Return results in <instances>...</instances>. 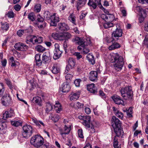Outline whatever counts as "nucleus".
<instances>
[{"mask_svg":"<svg viewBox=\"0 0 148 148\" xmlns=\"http://www.w3.org/2000/svg\"><path fill=\"white\" fill-rule=\"evenodd\" d=\"M111 62H114V69L118 71H121L123 66L124 62L123 57L118 53H112L111 56Z\"/></svg>","mask_w":148,"mask_h":148,"instance_id":"obj_1","label":"nucleus"},{"mask_svg":"<svg viewBox=\"0 0 148 148\" xmlns=\"http://www.w3.org/2000/svg\"><path fill=\"white\" fill-rule=\"evenodd\" d=\"M30 143L35 147L39 148L43 145L44 139L40 135H35L31 138Z\"/></svg>","mask_w":148,"mask_h":148,"instance_id":"obj_2","label":"nucleus"},{"mask_svg":"<svg viewBox=\"0 0 148 148\" xmlns=\"http://www.w3.org/2000/svg\"><path fill=\"white\" fill-rule=\"evenodd\" d=\"M115 30L113 31L112 34V36L110 38V40L112 42L117 41L119 40V37L122 36L123 31L121 29L119 25L117 24Z\"/></svg>","mask_w":148,"mask_h":148,"instance_id":"obj_3","label":"nucleus"},{"mask_svg":"<svg viewBox=\"0 0 148 148\" xmlns=\"http://www.w3.org/2000/svg\"><path fill=\"white\" fill-rule=\"evenodd\" d=\"M52 37L54 39L60 40H65V41L70 39L72 35L69 32L64 33L62 34H53Z\"/></svg>","mask_w":148,"mask_h":148,"instance_id":"obj_4","label":"nucleus"},{"mask_svg":"<svg viewBox=\"0 0 148 148\" xmlns=\"http://www.w3.org/2000/svg\"><path fill=\"white\" fill-rule=\"evenodd\" d=\"M120 92L121 95L123 98H124L127 95V97L132 99L133 96V92L132 90V88L131 86H128L121 89Z\"/></svg>","mask_w":148,"mask_h":148,"instance_id":"obj_5","label":"nucleus"},{"mask_svg":"<svg viewBox=\"0 0 148 148\" xmlns=\"http://www.w3.org/2000/svg\"><path fill=\"white\" fill-rule=\"evenodd\" d=\"M22 135L24 138H27L32 135L33 129L32 126L28 125H25L23 127Z\"/></svg>","mask_w":148,"mask_h":148,"instance_id":"obj_6","label":"nucleus"},{"mask_svg":"<svg viewBox=\"0 0 148 148\" xmlns=\"http://www.w3.org/2000/svg\"><path fill=\"white\" fill-rule=\"evenodd\" d=\"M43 38L42 37L37 38L34 35H29L27 36L25 42L27 44L32 42L33 44L35 43H40L42 42Z\"/></svg>","mask_w":148,"mask_h":148,"instance_id":"obj_7","label":"nucleus"},{"mask_svg":"<svg viewBox=\"0 0 148 148\" xmlns=\"http://www.w3.org/2000/svg\"><path fill=\"white\" fill-rule=\"evenodd\" d=\"M2 104L6 106H8L12 103V101L9 94L4 95L1 99Z\"/></svg>","mask_w":148,"mask_h":148,"instance_id":"obj_8","label":"nucleus"},{"mask_svg":"<svg viewBox=\"0 0 148 148\" xmlns=\"http://www.w3.org/2000/svg\"><path fill=\"white\" fill-rule=\"evenodd\" d=\"M55 49L54 51L53 58L56 60L59 58L61 56L62 51L60 49V46L58 43H55L54 45Z\"/></svg>","mask_w":148,"mask_h":148,"instance_id":"obj_9","label":"nucleus"},{"mask_svg":"<svg viewBox=\"0 0 148 148\" xmlns=\"http://www.w3.org/2000/svg\"><path fill=\"white\" fill-rule=\"evenodd\" d=\"M101 1V0H89L88 5L89 6L92 7L94 9L96 8L97 5L101 8L102 6Z\"/></svg>","mask_w":148,"mask_h":148,"instance_id":"obj_10","label":"nucleus"},{"mask_svg":"<svg viewBox=\"0 0 148 148\" xmlns=\"http://www.w3.org/2000/svg\"><path fill=\"white\" fill-rule=\"evenodd\" d=\"M51 59L50 54L49 52L44 53L42 58V63L46 64H48L50 62Z\"/></svg>","mask_w":148,"mask_h":148,"instance_id":"obj_11","label":"nucleus"},{"mask_svg":"<svg viewBox=\"0 0 148 148\" xmlns=\"http://www.w3.org/2000/svg\"><path fill=\"white\" fill-rule=\"evenodd\" d=\"M86 40L82 38L78 37H75L72 40V41L77 44L78 45H87V43L86 42Z\"/></svg>","mask_w":148,"mask_h":148,"instance_id":"obj_12","label":"nucleus"},{"mask_svg":"<svg viewBox=\"0 0 148 148\" xmlns=\"http://www.w3.org/2000/svg\"><path fill=\"white\" fill-rule=\"evenodd\" d=\"M51 22L50 25L51 26H56L57 25V23L60 21V18L58 15L56 13L53 14L50 18Z\"/></svg>","mask_w":148,"mask_h":148,"instance_id":"obj_13","label":"nucleus"},{"mask_svg":"<svg viewBox=\"0 0 148 148\" xmlns=\"http://www.w3.org/2000/svg\"><path fill=\"white\" fill-rule=\"evenodd\" d=\"M112 126L113 128L121 127L120 120L115 116H113L111 119Z\"/></svg>","mask_w":148,"mask_h":148,"instance_id":"obj_14","label":"nucleus"},{"mask_svg":"<svg viewBox=\"0 0 148 148\" xmlns=\"http://www.w3.org/2000/svg\"><path fill=\"white\" fill-rule=\"evenodd\" d=\"M14 47L17 50L25 51L27 49L28 46L23 43L18 42L15 44Z\"/></svg>","mask_w":148,"mask_h":148,"instance_id":"obj_15","label":"nucleus"},{"mask_svg":"<svg viewBox=\"0 0 148 148\" xmlns=\"http://www.w3.org/2000/svg\"><path fill=\"white\" fill-rule=\"evenodd\" d=\"M101 17L106 22H112L114 19V15L110 14H102Z\"/></svg>","mask_w":148,"mask_h":148,"instance_id":"obj_16","label":"nucleus"},{"mask_svg":"<svg viewBox=\"0 0 148 148\" xmlns=\"http://www.w3.org/2000/svg\"><path fill=\"white\" fill-rule=\"evenodd\" d=\"M58 32H63L68 31L69 28L68 25L64 23H60L58 24Z\"/></svg>","mask_w":148,"mask_h":148,"instance_id":"obj_17","label":"nucleus"},{"mask_svg":"<svg viewBox=\"0 0 148 148\" xmlns=\"http://www.w3.org/2000/svg\"><path fill=\"white\" fill-rule=\"evenodd\" d=\"M71 130L70 126H67L65 125L64 128V129H62L61 128L59 129V131L60 134L61 136L63 137L64 135L66 134H69Z\"/></svg>","mask_w":148,"mask_h":148,"instance_id":"obj_18","label":"nucleus"},{"mask_svg":"<svg viewBox=\"0 0 148 148\" xmlns=\"http://www.w3.org/2000/svg\"><path fill=\"white\" fill-rule=\"evenodd\" d=\"M14 114L13 110L10 108L9 110L6 111L3 114V118L4 120H6L7 118L11 117L14 115Z\"/></svg>","mask_w":148,"mask_h":148,"instance_id":"obj_19","label":"nucleus"},{"mask_svg":"<svg viewBox=\"0 0 148 148\" xmlns=\"http://www.w3.org/2000/svg\"><path fill=\"white\" fill-rule=\"evenodd\" d=\"M98 72L96 71H91L89 75V78L92 81H97V79Z\"/></svg>","mask_w":148,"mask_h":148,"instance_id":"obj_20","label":"nucleus"},{"mask_svg":"<svg viewBox=\"0 0 148 148\" xmlns=\"http://www.w3.org/2000/svg\"><path fill=\"white\" fill-rule=\"evenodd\" d=\"M91 117L89 116H84L83 121L82 123L85 126L86 128H90V121Z\"/></svg>","mask_w":148,"mask_h":148,"instance_id":"obj_21","label":"nucleus"},{"mask_svg":"<svg viewBox=\"0 0 148 148\" xmlns=\"http://www.w3.org/2000/svg\"><path fill=\"white\" fill-rule=\"evenodd\" d=\"M87 90L90 93L96 94L97 92V88L95 86L94 84H91L87 86Z\"/></svg>","mask_w":148,"mask_h":148,"instance_id":"obj_22","label":"nucleus"},{"mask_svg":"<svg viewBox=\"0 0 148 148\" xmlns=\"http://www.w3.org/2000/svg\"><path fill=\"white\" fill-rule=\"evenodd\" d=\"M87 0H78L76 5L77 10L79 11V9L84 6L86 4Z\"/></svg>","mask_w":148,"mask_h":148,"instance_id":"obj_23","label":"nucleus"},{"mask_svg":"<svg viewBox=\"0 0 148 148\" xmlns=\"http://www.w3.org/2000/svg\"><path fill=\"white\" fill-rule=\"evenodd\" d=\"M112 109L114 112L115 115L117 117L120 119H122L123 118V114L122 112L119 110L118 109L114 107H112Z\"/></svg>","mask_w":148,"mask_h":148,"instance_id":"obj_24","label":"nucleus"},{"mask_svg":"<svg viewBox=\"0 0 148 148\" xmlns=\"http://www.w3.org/2000/svg\"><path fill=\"white\" fill-rule=\"evenodd\" d=\"M32 101L34 103L41 106H42V100L41 98L39 96L34 97L33 98Z\"/></svg>","mask_w":148,"mask_h":148,"instance_id":"obj_25","label":"nucleus"},{"mask_svg":"<svg viewBox=\"0 0 148 148\" xmlns=\"http://www.w3.org/2000/svg\"><path fill=\"white\" fill-rule=\"evenodd\" d=\"M112 99L114 100L115 103L119 105L122 104L123 101L121 99L120 97L117 95L113 96L112 97Z\"/></svg>","mask_w":148,"mask_h":148,"instance_id":"obj_26","label":"nucleus"},{"mask_svg":"<svg viewBox=\"0 0 148 148\" xmlns=\"http://www.w3.org/2000/svg\"><path fill=\"white\" fill-rule=\"evenodd\" d=\"M32 120L33 122L39 128H40L41 127H45V124L42 121H38L35 118L32 119Z\"/></svg>","mask_w":148,"mask_h":148,"instance_id":"obj_27","label":"nucleus"},{"mask_svg":"<svg viewBox=\"0 0 148 148\" xmlns=\"http://www.w3.org/2000/svg\"><path fill=\"white\" fill-rule=\"evenodd\" d=\"M80 93L78 91L76 92H73L70 96V99L71 101L76 100L78 99L79 97Z\"/></svg>","mask_w":148,"mask_h":148,"instance_id":"obj_28","label":"nucleus"},{"mask_svg":"<svg viewBox=\"0 0 148 148\" xmlns=\"http://www.w3.org/2000/svg\"><path fill=\"white\" fill-rule=\"evenodd\" d=\"M70 89V87L69 84L67 82L63 83L62 85V91L63 92H69Z\"/></svg>","mask_w":148,"mask_h":148,"instance_id":"obj_29","label":"nucleus"},{"mask_svg":"<svg viewBox=\"0 0 148 148\" xmlns=\"http://www.w3.org/2000/svg\"><path fill=\"white\" fill-rule=\"evenodd\" d=\"M62 106L60 103L58 101H56L54 105V109L56 112L59 113L62 110Z\"/></svg>","mask_w":148,"mask_h":148,"instance_id":"obj_30","label":"nucleus"},{"mask_svg":"<svg viewBox=\"0 0 148 148\" xmlns=\"http://www.w3.org/2000/svg\"><path fill=\"white\" fill-rule=\"evenodd\" d=\"M6 125L4 123L0 124V134H5L6 132Z\"/></svg>","mask_w":148,"mask_h":148,"instance_id":"obj_31","label":"nucleus"},{"mask_svg":"<svg viewBox=\"0 0 148 148\" xmlns=\"http://www.w3.org/2000/svg\"><path fill=\"white\" fill-rule=\"evenodd\" d=\"M115 42L114 41L113 42H112V44L109 47L108 49L110 50H113L119 48L120 47V44L117 42Z\"/></svg>","mask_w":148,"mask_h":148,"instance_id":"obj_32","label":"nucleus"},{"mask_svg":"<svg viewBox=\"0 0 148 148\" xmlns=\"http://www.w3.org/2000/svg\"><path fill=\"white\" fill-rule=\"evenodd\" d=\"M1 28L2 29L5 31H8L9 29V24L7 22L1 23Z\"/></svg>","mask_w":148,"mask_h":148,"instance_id":"obj_33","label":"nucleus"},{"mask_svg":"<svg viewBox=\"0 0 148 148\" xmlns=\"http://www.w3.org/2000/svg\"><path fill=\"white\" fill-rule=\"evenodd\" d=\"M86 58L88 60L89 62H90L91 64L93 65L95 64V60L94 59V56L92 55L89 53L87 56Z\"/></svg>","mask_w":148,"mask_h":148,"instance_id":"obj_34","label":"nucleus"},{"mask_svg":"<svg viewBox=\"0 0 148 148\" xmlns=\"http://www.w3.org/2000/svg\"><path fill=\"white\" fill-rule=\"evenodd\" d=\"M113 129H114V131L116 134V135L115 136H116L117 137L120 136L121 135L122 131L121 127H116L113 128Z\"/></svg>","mask_w":148,"mask_h":148,"instance_id":"obj_35","label":"nucleus"},{"mask_svg":"<svg viewBox=\"0 0 148 148\" xmlns=\"http://www.w3.org/2000/svg\"><path fill=\"white\" fill-rule=\"evenodd\" d=\"M51 70L52 73L54 74H57L59 73L60 71L59 69L55 64H54Z\"/></svg>","mask_w":148,"mask_h":148,"instance_id":"obj_36","label":"nucleus"},{"mask_svg":"<svg viewBox=\"0 0 148 148\" xmlns=\"http://www.w3.org/2000/svg\"><path fill=\"white\" fill-rule=\"evenodd\" d=\"M75 18L74 14L73 13H71L70 14L68 17V20L73 24H76Z\"/></svg>","mask_w":148,"mask_h":148,"instance_id":"obj_37","label":"nucleus"},{"mask_svg":"<svg viewBox=\"0 0 148 148\" xmlns=\"http://www.w3.org/2000/svg\"><path fill=\"white\" fill-rule=\"evenodd\" d=\"M68 64L69 66L73 68L75 64V60L72 58H69L68 60Z\"/></svg>","mask_w":148,"mask_h":148,"instance_id":"obj_38","label":"nucleus"},{"mask_svg":"<svg viewBox=\"0 0 148 148\" xmlns=\"http://www.w3.org/2000/svg\"><path fill=\"white\" fill-rule=\"evenodd\" d=\"M11 123L12 125L16 127L21 125L22 124L21 122H20L19 121L16 120L11 121Z\"/></svg>","mask_w":148,"mask_h":148,"instance_id":"obj_39","label":"nucleus"},{"mask_svg":"<svg viewBox=\"0 0 148 148\" xmlns=\"http://www.w3.org/2000/svg\"><path fill=\"white\" fill-rule=\"evenodd\" d=\"M41 9V5L40 4H37L34 6V11L36 13H38L40 12Z\"/></svg>","mask_w":148,"mask_h":148,"instance_id":"obj_40","label":"nucleus"},{"mask_svg":"<svg viewBox=\"0 0 148 148\" xmlns=\"http://www.w3.org/2000/svg\"><path fill=\"white\" fill-rule=\"evenodd\" d=\"M36 49L40 52H43L45 50V49L40 45H38L35 47Z\"/></svg>","mask_w":148,"mask_h":148,"instance_id":"obj_41","label":"nucleus"},{"mask_svg":"<svg viewBox=\"0 0 148 148\" xmlns=\"http://www.w3.org/2000/svg\"><path fill=\"white\" fill-rule=\"evenodd\" d=\"M14 13L12 11H8L6 13L5 16L6 17H7L8 18H13L14 17Z\"/></svg>","mask_w":148,"mask_h":148,"instance_id":"obj_42","label":"nucleus"},{"mask_svg":"<svg viewBox=\"0 0 148 148\" xmlns=\"http://www.w3.org/2000/svg\"><path fill=\"white\" fill-rule=\"evenodd\" d=\"M148 8H145V9H142V11L140 13V14L144 18L146 17L148 14Z\"/></svg>","mask_w":148,"mask_h":148,"instance_id":"obj_43","label":"nucleus"},{"mask_svg":"<svg viewBox=\"0 0 148 148\" xmlns=\"http://www.w3.org/2000/svg\"><path fill=\"white\" fill-rule=\"evenodd\" d=\"M46 108L45 111L47 113H48L52 110V106L50 103H46Z\"/></svg>","mask_w":148,"mask_h":148,"instance_id":"obj_44","label":"nucleus"},{"mask_svg":"<svg viewBox=\"0 0 148 148\" xmlns=\"http://www.w3.org/2000/svg\"><path fill=\"white\" fill-rule=\"evenodd\" d=\"M113 24L111 22H106L103 24V26L105 28L108 29L109 27L113 26Z\"/></svg>","mask_w":148,"mask_h":148,"instance_id":"obj_45","label":"nucleus"},{"mask_svg":"<svg viewBox=\"0 0 148 148\" xmlns=\"http://www.w3.org/2000/svg\"><path fill=\"white\" fill-rule=\"evenodd\" d=\"M4 91L5 88L3 84L0 82V97L2 96Z\"/></svg>","mask_w":148,"mask_h":148,"instance_id":"obj_46","label":"nucleus"},{"mask_svg":"<svg viewBox=\"0 0 148 148\" xmlns=\"http://www.w3.org/2000/svg\"><path fill=\"white\" fill-rule=\"evenodd\" d=\"M83 103H80L78 102L75 103L74 105V108L76 109L81 108L83 107Z\"/></svg>","mask_w":148,"mask_h":148,"instance_id":"obj_47","label":"nucleus"},{"mask_svg":"<svg viewBox=\"0 0 148 148\" xmlns=\"http://www.w3.org/2000/svg\"><path fill=\"white\" fill-rule=\"evenodd\" d=\"M59 119V116L58 114H54L53 116H51V119L54 122H57Z\"/></svg>","mask_w":148,"mask_h":148,"instance_id":"obj_48","label":"nucleus"},{"mask_svg":"<svg viewBox=\"0 0 148 148\" xmlns=\"http://www.w3.org/2000/svg\"><path fill=\"white\" fill-rule=\"evenodd\" d=\"M28 18L30 21H33L35 20L34 14L33 13H29L28 15Z\"/></svg>","mask_w":148,"mask_h":148,"instance_id":"obj_49","label":"nucleus"},{"mask_svg":"<svg viewBox=\"0 0 148 148\" xmlns=\"http://www.w3.org/2000/svg\"><path fill=\"white\" fill-rule=\"evenodd\" d=\"M118 139L116 136H115L113 140V146L114 147H117L118 146L119 142Z\"/></svg>","mask_w":148,"mask_h":148,"instance_id":"obj_50","label":"nucleus"},{"mask_svg":"<svg viewBox=\"0 0 148 148\" xmlns=\"http://www.w3.org/2000/svg\"><path fill=\"white\" fill-rule=\"evenodd\" d=\"M77 133L79 137L82 138H84V136H83V132L82 129L78 130L77 131Z\"/></svg>","mask_w":148,"mask_h":148,"instance_id":"obj_51","label":"nucleus"},{"mask_svg":"<svg viewBox=\"0 0 148 148\" xmlns=\"http://www.w3.org/2000/svg\"><path fill=\"white\" fill-rule=\"evenodd\" d=\"M51 16L50 13L48 11H45L44 13V16L45 18H50Z\"/></svg>","mask_w":148,"mask_h":148,"instance_id":"obj_52","label":"nucleus"},{"mask_svg":"<svg viewBox=\"0 0 148 148\" xmlns=\"http://www.w3.org/2000/svg\"><path fill=\"white\" fill-rule=\"evenodd\" d=\"M81 80L80 79H76L75 80L74 83L76 86L77 87H79L80 85V83Z\"/></svg>","mask_w":148,"mask_h":148,"instance_id":"obj_53","label":"nucleus"},{"mask_svg":"<svg viewBox=\"0 0 148 148\" xmlns=\"http://www.w3.org/2000/svg\"><path fill=\"white\" fill-rule=\"evenodd\" d=\"M74 55L76 57L77 60H79L82 57V56L81 55L80 53L79 52H75L74 53Z\"/></svg>","mask_w":148,"mask_h":148,"instance_id":"obj_54","label":"nucleus"},{"mask_svg":"<svg viewBox=\"0 0 148 148\" xmlns=\"http://www.w3.org/2000/svg\"><path fill=\"white\" fill-rule=\"evenodd\" d=\"M120 10L121 12L122 16H126L127 15L126 11L124 8H120Z\"/></svg>","mask_w":148,"mask_h":148,"instance_id":"obj_55","label":"nucleus"},{"mask_svg":"<svg viewBox=\"0 0 148 148\" xmlns=\"http://www.w3.org/2000/svg\"><path fill=\"white\" fill-rule=\"evenodd\" d=\"M6 82L7 85L10 89H12L13 88V86L10 81L8 79H6Z\"/></svg>","mask_w":148,"mask_h":148,"instance_id":"obj_56","label":"nucleus"},{"mask_svg":"<svg viewBox=\"0 0 148 148\" xmlns=\"http://www.w3.org/2000/svg\"><path fill=\"white\" fill-rule=\"evenodd\" d=\"M90 51L89 49L87 47H86V46L84 47L83 50V51L84 53L86 54L89 52Z\"/></svg>","mask_w":148,"mask_h":148,"instance_id":"obj_57","label":"nucleus"},{"mask_svg":"<svg viewBox=\"0 0 148 148\" xmlns=\"http://www.w3.org/2000/svg\"><path fill=\"white\" fill-rule=\"evenodd\" d=\"M1 65L4 67H5L6 66L7 63V61L6 59H4L3 60L1 61Z\"/></svg>","mask_w":148,"mask_h":148,"instance_id":"obj_58","label":"nucleus"},{"mask_svg":"<svg viewBox=\"0 0 148 148\" xmlns=\"http://www.w3.org/2000/svg\"><path fill=\"white\" fill-rule=\"evenodd\" d=\"M24 31L22 30H18L17 32V34L19 36H21L24 33Z\"/></svg>","mask_w":148,"mask_h":148,"instance_id":"obj_59","label":"nucleus"},{"mask_svg":"<svg viewBox=\"0 0 148 148\" xmlns=\"http://www.w3.org/2000/svg\"><path fill=\"white\" fill-rule=\"evenodd\" d=\"M72 68H73L72 67H71V66L67 65L66 67V70L64 72V73L65 74L67 73L68 71Z\"/></svg>","mask_w":148,"mask_h":148,"instance_id":"obj_60","label":"nucleus"},{"mask_svg":"<svg viewBox=\"0 0 148 148\" xmlns=\"http://www.w3.org/2000/svg\"><path fill=\"white\" fill-rule=\"evenodd\" d=\"M21 7L20 5L19 4H16L14 6V8L15 10L16 11H19L21 9Z\"/></svg>","mask_w":148,"mask_h":148,"instance_id":"obj_61","label":"nucleus"},{"mask_svg":"<svg viewBox=\"0 0 148 148\" xmlns=\"http://www.w3.org/2000/svg\"><path fill=\"white\" fill-rule=\"evenodd\" d=\"M65 77L66 80H70L72 78V75L70 74H68L66 75Z\"/></svg>","mask_w":148,"mask_h":148,"instance_id":"obj_62","label":"nucleus"},{"mask_svg":"<svg viewBox=\"0 0 148 148\" xmlns=\"http://www.w3.org/2000/svg\"><path fill=\"white\" fill-rule=\"evenodd\" d=\"M42 63V61L40 59L39 60L36 61V65L38 66H41Z\"/></svg>","mask_w":148,"mask_h":148,"instance_id":"obj_63","label":"nucleus"},{"mask_svg":"<svg viewBox=\"0 0 148 148\" xmlns=\"http://www.w3.org/2000/svg\"><path fill=\"white\" fill-rule=\"evenodd\" d=\"M144 41L145 45H148V35L146 36Z\"/></svg>","mask_w":148,"mask_h":148,"instance_id":"obj_64","label":"nucleus"}]
</instances>
